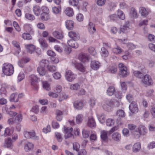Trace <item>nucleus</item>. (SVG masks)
<instances>
[{
	"mask_svg": "<svg viewBox=\"0 0 155 155\" xmlns=\"http://www.w3.org/2000/svg\"><path fill=\"white\" fill-rule=\"evenodd\" d=\"M52 10L53 13L55 14H58L61 12V7L60 6H59L57 7L54 6L52 8Z\"/></svg>",
	"mask_w": 155,
	"mask_h": 155,
	"instance_id": "nucleus-36",
	"label": "nucleus"
},
{
	"mask_svg": "<svg viewBox=\"0 0 155 155\" xmlns=\"http://www.w3.org/2000/svg\"><path fill=\"white\" fill-rule=\"evenodd\" d=\"M131 134L133 137L137 139L139 138L141 136L138 128L136 130L133 131Z\"/></svg>",
	"mask_w": 155,
	"mask_h": 155,
	"instance_id": "nucleus-43",
	"label": "nucleus"
},
{
	"mask_svg": "<svg viewBox=\"0 0 155 155\" xmlns=\"http://www.w3.org/2000/svg\"><path fill=\"white\" fill-rule=\"evenodd\" d=\"M33 11L34 14L37 16L39 15L41 13V8L40 6L35 5L33 6Z\"/></svg>",
	"mask_w": 155,
	"mask_h": 155,
	"instance_id": "nucleus-31",
	"label": "nucleus"
},
{
	"mask_svg": "<svg viewBox=\"0 0 155 155\" xmlns=\"http://www.w3.org/2000/svg\"><path fill=\"white\" fill-rule=\"evenodd\" d=\"M73 105L74 107L78 110L81 109L84 107L83 102L80 101H75Z\"/></svg>",
	"mask_w": 155,
	"mask_h": 155,
	"instance_id": "nucleus-22",
	"label": "nucleus"
},
{
	"mask_svg": "<svg viewBox=\"0 0 155 155\" xmlns=\"http://www.w3.org/2000/svg\"><path fill=\"white\" fill-rule=\"evenodd\" d=\"M133 74L135 76L140 78H142L144 76L142 72L137 71H134Z\"/></svg>",
	"mask_w": 155,
	"mask_h": 155,
	"instance_id": "nucleus-45",
	"label": "nucleus"
},
{
	"mask_svg": "<svg viewBox=\"0 0 155 155\" xmlns=\"http://www.w3.org/2000/svg\"><path fill=\"white\" fill-rule=\"evenodd\" d=\"M119 68V74L122 77H127L129 75V72L127 70V67L122 63H119L118 64Z\"/></svg>",
	"mask_w": 155,
	"mask_h": 155,
	"instance_id": "nucleus-3",
	"label": "nucleus"
},
{
	"mask_svg": "<svg viewBox=\"0 0 155 155\" xmlns=\"http://www.w3.org/2000/svg\"><path fill=\"white\" fill-rule=\"evenodd\" d=\"M117 115L120 117H123L125 116V113L124 110H118L116 113Z\"/></svg>",
	"mask_w": 155,
	"mask_h": 155,
	"instance_id": "nucleus-53",
	"label": "nucleus"
},
{
	"mask_svg": "<svg viewBox=\"0 0 155 155\" xmlns=\"http://www.w3.org/2000/svg\"><path fill=\"white\" fill-rule=\"evenodd\" d=\"M111 140L114 141L119 142L120 141L121 135L120 133L117 132H114L111 135Z\"/></svg>",
	"mask_w": 155,
	"mask_h": 155,
	"instance_id": "nucleus-13",
	"label": "nucleus"
},
{
	"mask_svg": "<svg viewBox=\"0 0 155 155\" xmlns=\"http://www.w3.org/2000/svg\"><path fill=\"white\" fill-rule=\"evenodd\" d=\"M129 109L130 111V114H136L139 110L138 105L137 102L134 101L131 103L129 106Z\"/></svg>",
	"mask_w": 155,
	"mask_h": 155,
	"instance_id": "nucleus-5",
	"label": "nucleus"
},
{
	"mask_svg": "<svg viewBox=\"0 0 155 155\" xmlns=\"http://www.w3.org/2000/svg\"><path fill=\"white\" fill-rule=\"evenodd\" d=\"M69 37L74 40H77L79 39L78 34L73 31H71L68 33Z\"/></svg>",
	"mask_w": 155,
	"mask_h": 155,
	"instance_id": "nucleus-27",
	"label": "nucleus"
},
{
	"mask_svg": "<svg viewBox=\"0 0 155 155\" xmlns=\"http://www.w3.org/2000/svg\"><path fill=\"white\" fill-rule=\"evenodd\" d=\"M52 76L54 78L55 80H59L61 78V74L59 72H56L54 73Z\"/></svg>",
	"mask_w": 155,
	"mask_h": 155,
	"instance_id": "nucleus-54",
	"label": "nucleus"
},
{
	"mask_svg": "<svg viewBox=\"0 0 155 155\" xmlns=\"http://www.w3.org/2000/svg\"><path fill=\"white\" fill-rule=\"evenodd\" d=\"M74 22L71 20H67L65 22V25L67 29L72 30L74 27Z\"/></svg>",
	"mask_w": 155,
	"mask_h": 155,
	"instance_id": "nucleus-29",
	"label": "nucleus"
},
{
	"mask_svg": "<svg viewBox=\"0 0 155 155\" xmlns=\"http://www.w3.org/2000/svg\"><path fill=\"white\" fill-rule=\"evenodd\" d=\"M141 83L146 86H150L153 83V81L151 77L148 74H146L143 76L141 81Z\"/></svg>",
	"mask_w": 155,
	"mask_h": 155,
	"instance_id": "nucleus-4",
	"label": "nucleus"
},
{
	"mask_svg": "<svg viewBox=\"0 0 155 155\" xmlns=\"http://www.w3.org/2000/svg\"><path fill=\"white\" fill-rule=\"evenodd\" d=\"M138 129L140 135H145L147 133V129L144 126L141 125L140 126Z\"/></svg>",
	"mask_w": 155,
	"mask_h": 155,
	"instance_id": "nucleus-21",
	"label": "nucleus"
},
{
	"mask_svg": "<svg viewBox=\"0 0 155 155\" xmlns=\"http://www.w3.org/2000/svg\"><path fill=\"white\" fill-rule=\"evenodd\" d=\"M13 25L14 27L17 31L18 32L20 31L21 30V28L17 22L14 21L13 22Z\"/></svg>",
	"mask_w": 155,
	"mask_h": 155,
	"instance_id": "nucleus-58",
	"label": "nucleus"
},
{
	"mask_svg": "<svg viewBox=\"0 0 155 155\" xmlns=\"http://www.w3.org/2000/svg\"><path fill=\"white\" fill-rule=\"evenodd\" d=\"M75 40H69L68 41L67 43L70 47L75 48L78 47V45Z\"/></svg>",
	"mask_w": 155,
	"mask_h": 155,
	"instance_id": "nucleus-26",
	"label": "nucleus"
},
{
	"mask_svg": "<svg viewBox=\"0 0 155 155\" xmlns=\"http://www.w3.org/2000/svg\"><path fill=\"white\" fill-rule=\"evenodd\" d=\"M84 119V116L83 114H78L76 117V122L77 124L81 123Z\"/></svg>",
	"mask_w": 155,
	"mask_h": 155,
	"instance_id": "nucleus-32",
	"label": "nucleus"
},
{
	"mask_svg": "<svg viewBox=\"0 0 155 155\" xmlns=\"http://www.w3.org/2000/svg\"><path fill=\"white\" fill-rule=\"evenodd\" d=\"M24 28L27 31H30L32 29L31 25L29 24H26L24 25Z\"/></svg>",
	"mask_w": 155,
	"mask_h": 155,
	"instance_id": "nucleus-56",
	"label": "nucleus"
},
{
	"mask_svg": "<svg viewBox=\"0 0 155 155\" xmlns=\"http://www.w3.org/2000/svg\"><path fill=\"white\" fill-rule=\"evenodd\" d=\"M88 29L90 34L94 35L96 31L94 24L91 22H90L88 25Z\"/></svg>",
	"mask_w": 155,
	"mask_h": 155,
	"instance_id": "nucleus-16",
	"label": "nucleus"
},
{
	"mask_svg": "<svg viewBox=\"0 0 155 155\" xmlns=\"http://www.w3.org/2000/svg\"><path fill=\"white\" fill-rule=\"evenodd\" d=\"M120 105L119 102L114 100H107L103 107V109L106 111L110 112L112 110V109L114 107H118Z\"/></svg>",
	"mask_w": 155,
	"mask_h": 155,
	"instance_id": "nucleus-1",
	"label": "nucleus"
},
{
	"mask_svg": "<svg viewBox=\"0 0 155 155\" xmlns=\"http://www.w3.org/2000/svg\"><path fill=\"white\" fill-rule=\"evenodd\" d=\"M101 137L104 141H105L107 138L108 132L107 131L103 130L101 131Z\"/></svg>",
	"mask_w": 155,
	"mask_h": 155,
	"instance_id": "nucleus-33",
	"label": "nucleus"
},
{
	"mask_svg": "<svg viewBox=\"0 0 155 155\" xmlns=\"http://www.w3.org/2000/svg\"><path fill=\"white\" fill-rule=\"evenodd\" d=\"M69 3L70 5L74 6H77L78 3V0H69Z\"/></svg>",
	"mask_w": 155,
	"mask_h": 155,
	"instance_id": "nucleus-61",
	"label": "nucleus"
},
{
	"mask_svg": "<svg viewBox=\"0 0 155 155\" xmlns=\"http://www.w3.org/2000/svg\"><path fill=\"white\" fill-rule=\"evenodd\" d=\"M48 13H42L41 15V18L43 21H46L50 18Z\"/></svg>",
	"mask_w": 155,
	"mask_h": 155,
	"instance_id": "nucleus-37",
	"label": "nucleus"
},
{
	"mask_svg": "<svg viewBox=\"0 0 155 155\" xmlns=\"http://www.w3.org/2000/svg\"><path fill=\"white\" fill-rule=\"evenodd\" d=\"M108 71L112 74H115L117 71V68L116 65L110 66L108 69Z\"/></svg>",
	"mask_w": 155,
	"mask_h": 155,
	"instance_id": "nucleus-44",
	"label": "nucleus"
},
{
	"mask_svg": "<svg viewBox=\"0 0 155 155\" xmlns=\"http://www.w3.org/2000/svg\"><path fill=\"white\" fill-rule=\"evenodd\" d=\"M30 60L28 58H24L18 61V64L20 67H23L25 64L28 62Z\"/></svg>",
	"mask_w": 155,
	"mask_h": 155,
	"instance_id": "nucleus-23",
	"label": "nucleus"
},
{
	"mask_svg": "<svg viewBox=\"0 0 155 155\" xmlns=\"http://www.w3.org/2000/svg\"><path fill=\"white\" fill-rule=\"evenodd\" d=\"M75 67L80 71L84 72L85 71V67L81 64L76 63L75 64Z\"/></svg>",
	"mask_w": 155,
	"mask_h": 155,
	"instance_id": "nucleus-34",
	"label": "nucleus"
},
{
	"mask_svg": "<svg viewBox=\"0 0 155 155\" xmlns=\"http://www.w3.org/2000/svg\"><path fill=\"white\" fill-rule=\"evenodd\" d=\"M84 18V16L81 14H78L76 16V19L79 21H82Z\"/></svg>",
	"mask_w": 155,
	"mask_h": 155,
	"instance_id": "nucleus-64",
	"label": "nucleus"
},
{
	"mask_svg": "<svg viewBox=\"0 0 155 155\" xmlns=\"http://www.w3.org/2000/svg\"><path fill=\"white\" fill-rule=\"evenodd\" d=\"M2 71L7 76L11 75L14 73V67L10 64L5 63L3 65Z\"/></svg>",
	"mask_w": 155,
	"mask_h": 155,
	"instance_id": "nucleus-2",
	"label": "nucleus"
},
{
	"mask_svg": "<svg viewBox=\"0 0 155 155\" xmlns=\"http://www.w3.org/2000/svg\"><path fill=\"white\" fill-rule=\"evenodd\" d=\"M130 14L134 18L137 17V13L136 9L134 8H131L130 9Z\"/></svg>",
	"mask_w": 155,
	"mask_h": 155,
	"instance_id": "nucleus-48",
	"label": "nucleus"
},
{
	"mask_svg": "<svg viewBox=\"0 0 155 155\" xmlns=\"http://www.w3.org/2000/svg\"><path fill=\"white\" fill-rule=\"evenodd\" d=\"M40 112L43 114H46L48 113V110L46 106H43L41 107L40 110Z\"/></svg>",
	"mask_w": 155,
	"mask_h": 155,
	"instance_id": "nucleus-57",
	"label": "nucleus"
},
{
	"mask_svg": "<svg viewBox=\"0 0 155 155\" xmlns=\"http://www.w3.org/2000/svg\"><path fill=\"white\" fill-rule=\"evenodd\" d=\"M64 13L68 17H72L74 15L73 9L71 8L68 7L66 8L64 11Z\"/></svg>",
	"mask_w": 155,
	"mask_h": 155,
	"instance_id": "nucleus-18",
	"label": "nucleus"
},
{
	"mask_svg": "<svg viewBox=\"0 0 155 155\" xmlns=\"http://www.w3.org/2000/svg\"><path fill=\"white\" fill-rule=\"evenodd\" d=\"M43 88L47 91H49L51 90L50 85L48 82L43 81L42 82Z\"/></svg>",
	"mask_w": 155,
	"mask_h": 155,
	"instance_id": "nucleus-39",
	"label": "nucleus"
},
{
	"mask_svg": "<svg viewBox=\"0 0 155 155\" xmlns=\"http://www.w3.org/2000/svg\"><path fill=\"white\" fill-rule=\"evenodd\" d=\"M23 96L22 94H18L17 93H14L12 94L9 98V100L11 102H18L19 98H21Z\"/></svg>",
	"mask_w": 155,
	"mask_h": 155,
	"instance_id": "nucleus-9",
	"label": "nucleus"
},
{
	"mask_svg": "<svg viewBox=\"0 0 155 155\" xmlns=\"http://www.w3.org/2000/svg\"><path fill=\"white\" fill-rule=\"evenodd\" d=\"M80 88V85L78 83H75L71 85L70 89L72 91H77Z\"/></svg>",
	"mask_w": 155,
	"mask_h": 155,
	"instance_id": "nucleus-42",
	"label": "nucleus"
},
{
	"mask_svg": "<svg viewBox=\"0 0 155 155\" xmlns=\"http://www.w3.org/2000/svg\"><path fill=\"white\" fill-rule=\"evenodd\" d=\"M29 80L31 85L35 87L37 86V84L39 81V79L34 74L30 75L29 77Z\"/></svg>",
	"mask_w": 155,
	"mask_h": 155,
	"instance_id": "nucleus-10",
	"label": "nucleus"
},
{
	"mask_svg": "<svg viewBox=\"0 0 155 155\" xmlns=\"http://www.w3.org/2000/svg\"><path fill=\"white\" fill-rule=\"evenodd\" d=\"M25 47L27 51L30 54L33 53L35 50V47L33 44L25 45Z\"/></svg>",
	"mask_w": 155,
	"mask_h": 155,
	"instance_id": "nucleus-14",
	"label": "nucleus"
},
{
	"mask_svg": "<svg viewBox=\"0 0 155 155\" xmlns=\"http://www.w3.org/2000/svg\"><path fill=\"white\" fill-rule=\"evenodd\" d=\"M100 63L97 61H91V67L93 70H97L100 67Z\"/></svg>",
	"mask_w": 155,
	"mask_h": 155,
	"instance_id": "nucleus-17",
	"label": "nucleus"
},
{
	"mask_svg": "<svg viewBox=\"0 0 155 155\" xmlns=\"http://www.w3.org/2000/svg\"><path fill=\"white\" fill-rule=\"evenodd\" d=\"M115 123L114 120L111 118H108L107 119L106 121L107 125L109 127H111L113 126Z\"/></svg>",
	"mask_w": 155,
	"mask_h": 155,
	"instance_id": "nucleus-41",
	"label": "nucleus"
},
{
	"mask_svg": "<svg viewBox=\"0 0 155 155\" xmlns=\"http://www.w3.org/2000/svg\"><path fill=\"white\" fill-rule=\"evenodd\" d=\"M25 17L28 20L31 21H33L35 19L34 16L30 13H26L25 15Z\"/></svg>",
	"mask_w": 155,
	"mask_h": 155,
	"instance_id": "nucleus-49",
	"label": "nucleus"
},
{
	"mask_svg": "<svg viewBox=\"0 0 155 155\" xmlns=\"http://www.w3.org/2000/svg\"><path fill=\"white\" fill-rule=\"evenodd\" d=\"M88 51L89 53L93 55H95L97 54L95 49L93 47H89L88 48Z\"/></svg>",
	"mask_w": 155,
	"mask_h": 155,
	"instance_id": "nucleus-59",
	"label": "nucleus"
},
{
	"mask_svg": "<svg viewBox=\"0 0 155 155\" xmlns=\"http://www.w3.org/2000/svg\"><path fill=\"white\" fill-rule=\"evenodd\" d=\"M37 70L38 73L41 75H44L46 73V71L44 67L40 65L38 68Z\"/></svg>",
	"mask_w": 155,
	"mask_h": 155,
	"instance_id": "nucleus-30",
	"label": "nucleus"
},
{
	"mask_svg": "<svg viewBox=\"0 0 155 155\" xmlns=\"http://www.w3.org/2000/svg\"><path fill=\"white\" fill-rule=\"evenodd\" d=\"M141 149V143L139 142H137L135 143L132 147L133 151L135 153L137 152L140 151Z\"/></svg>",
	"mask_w": 155,
	"mask_h": 155,
	"instance_id": "nucleus-20",
	"label": "nucleus"
},
{
	"mask_svg": "<svg viewBox=\"0 0 155 155\" xmlns=\"http://www.w3.org/2000/svg\"><path fill=\"white\" fill-rule=\"evenodd\" d=\"M52 34L54 37L59 39H61L63 37V33L58 31H54Z\"/></svg>",
	"mask_w": 155,
	"mask_h": 155,
	"instance_id": "nucleus-25",
	"label": "nucleus"
},
{
	"mask_svg": "<svg viewBox=\"0 0 155 155\" xmlns=\"http://www.w3.org/2000/svg\"><path fill=\"white\" fill-rule=\"evenodd\" d=\"M87 125L91 128L94 127H96V124L95 120L92 117H88Z\"/></svg>",
	"mask_w": 155,
	"mask_h": 155,
	"instance_id": "nucleus-15",
	"label": "nucleus"
},
{
	"mask_svg": "<svg viewBox=\"0 0 155 155\" xmlns=\"http://www.w3.org/2000/svg\"><path fill=\"white\" fill-rule=\"evenodd\" d=\"M25 78L24 74L23 72H20L18 77V80L19 81H21L23 80Z\"/></svg>",
	"mask_w": 155,
	"mask_h": 155,
	"instance_id": "nucleus-62",
	"label": "nucleus"
},
{
	"mask_svg": "<svg viewBox=\"0 0 155 155\" xmlns=\"http://www.w3.org/2000/svg\"><path fill=\"white\" fill-rule=\"evenodd\" d=\"M150 11L148 9L146 8L141 7H140L139 9V12L142 16L144 17H147L149 13L150 12Z\"/></svg>",
	"mask_w": 155,
	"mask_h": 155,
	"instance_id": "nucleus-12",
	"label": "nucleus"
},
{
	"mask_svg": "<svg viewBox=\"0 0 155 155\" xmlns=\"http://www.w3.org/2000/svg\"><path fill=\"white\" fill-rule=\"evenodd\" d=\"M73 150L78 151L79 149L80 145L78 143L74 142L73 143Z\"/></svg>",
	"mask_w": 155,
	"mask_h": 155,
	"instance_id": "nucleus-55",
	"label": "nucleus"
},
{
	"mask_svg": "<svg viewBox=\"0 0 155 155\" xmlns=\"http://www.w3.org/2000/svg\"><path fill=\"white\" fill-rule=\"evenodd\" d=\"M34 147L33 144L31 142H28L24 146V149L25 151L28 152L32 150Z\"/></svg>",
	"mask_w": 155,
	"mask_h": 155,
	"instance_id": "nucleus-28",
	"label": "nucleus"
},
{
	"mask_svg": "<svg viewBox=\"0 0 155 155\" xmlns=\"http://www.w3.org/2000/svg\"><path fill=\"white\" fill-rule=\"evenodd\" d=\"M106 0H97L96 3L99 6L104 5L105 3Z\"/></svg>",
	"mask_w": 155,
	"mask_h": 155,
	"instance_id": "nucleus-63",
	"label": "nucleus"
},
{
	"mask_svg": "<svg viewBox=\"0 0 155 155\" xmlns=\"http://www.w3.org/2000/svg\"><path fill=\"white\" fill-rule=\"evenodd\" d=\"M49 64L48 60L46 59H43L40 62V65L45 67V66H48Z\"/></svg>",
	"mask_w": 155,
	"mask_h": 155,
	"instance_id": "nucleus-51",
	"label": "nucleus"
},
{
	"mask_svg": "<svg viewBox=\"0 0 155 155\" xmlns=\"http://www.w3.org/2000/svg\"><path fill=\"white\" fill-rule=\"evenodd\" d=\"M24 134L25 137L30 138L34 140H38V137L35 135L34 131L32 130L30 131H25Z\"/></svg>",
	"mask_w": 155,
	"mask_h": 155,
	"instance_id": "nucleus-8",
	"label": "nucleus"
},
{
	"mask_svg": "<svg viewBox=\"0 0 155 155\" xmlns=\"http://www.w3.org/2000/svg\"><path fill=\"white\" fill-rule=\"evenodd\" d=\"M113 51L116 54H120L123 51L122 50L119 46H117L116 48H113Z\"/></svg>",
	"mask_w": 155,
	"mask_h": 155,
	"instance_id": "nucleus-52",
	"label": "nucleus"
},
{
	"mask_svg": "<svg viewBox=\"0 0 155 155\" xmlns=\"http://www.w3.org/2000/svg\"><path fill=\"white\" fill-rule=\"evenodd\" d=\"M38 41L40 44L41 47L44 50L48 48V44L45 40L42 38H41L39 39Z\"/></svg>",
	"mask_w": 155,
	"mask_h": 155,
	"instance_id": "nucleus-24",
	"label": "nucleus"
},
{
	"mask_svg": "<svg viewBox=\"0 0 155 155\" xmlns=\"http://www.w3.org/2000/svg\"><path fill=\"white\" fill-rule=\"evenodd\" d=\"M65 76L66 79L68 81L72 82L76 78L77 75L71 71L68 70L66 71Z\"/></svg>",
	"mask_w": 155,
	"mask_h": 155,
	"instance_id": "nucleus-7",
	"label": "nucleus"
},
{
	"mask_svg": "<svg viewBox=\"0 0 155 155\" xmlns=\"http://www.w3.org/2000/svg\"><path fill=\"white\" fill-rule=\"evenodd\" d=\"M55 136L58 142H61L62 141L63 138L61 134L58 132H56L55 133Z\"/></svg>",
	"mask_w": 155,
	"mask_h": 155,
	"instance_id": "nucleus-60",
	"label": "nucleus"
},
{
	"mask_svg": "<svg viewBox=\"0 0 155 155\" xmlns=\"http://www.w3.org/2000/svg\"><path fill=\"white\" fill-rule=\"evenodd\" d=\"M98 118L100 122L103 123L105 122L106 119L105 115L104 114H99L98 116Z\"/></svg>",
	"mask_w": 155,
	"mask_h": 155,
	"instance_id": "nucleus-46",
	"label": "nucleus"
},
{
	"mask_svg": "<svg viewBox=\"0 0 155 155\" xmlns=\"http://www.w3.org/2000/svg\"><path fill=\"white\" fill-rule=\"evenodd\" d=\"M62 112L60 110H56L55 114L56 118L58 121H60L62 119Z\"/></svg>",
	"mask_w": 155,
	"mask_h": 155,
	"instance_id": "nucleus-35",
	"label": "nucleus"
},
{
	"mask_svg": "<svg viewBox=\"0 0 155 155\" xmlns=\"http://www.w3.org/2000/svg\"><path fill=\"white\" fill-rule=\"evenodd\" d=\"M13 143L11 138H8L5 140L3 147L5 148L12 149L14 147Z\"/></svg>",
	"mask_w": 155,
	"mask_h": 155,
	"instance_id": "nucleus-11",
	"label": "nucleus"
},
{
	"mask_svg": "<svg viewBox=\"0 0 155 155\" xmlns=\"http://www.w3.org/2000/svg\"><path fill=\"white\" fill-rule=\"evenodd\" d=\"M79 58L81 61L84 62L89 60V57L87 54L82 53L80 55Z\"/></svg>",
	"mask_w": 155,
	"mask_h": 155,
	"instance_id": "nucleus-19",
	"label": "nucleus"
},
{
	"mask_svg": "<svg viewBox=\"0 0 155 155\" xmlns=\"http://www.w3.org/2000/svg\"><path fill=\"white\" fill-rule=\"evenodd\" d=\"M115 88L113 86H110L107 89V93L109 96H112L115 92Z\"/></svg>",
	"mask_w": 155,
	"mask_h": 155,
	"instance_id": "nucleus-38",
	"label": "nucleus"
},
{
	"mask_svg": "<svg viewBox=\"0 0 155 155\" xmlns=\"http://www.w3.org/2000/svg\"><path fill=\"white\" fill-rule=\"evenodd\" d=\"M73 130V129L72 127H66L65 126H64L63 132L64 134V138L65 139H68L72 137Z\"/></svg>",
	"mask_w": 155,
	"mask_h": 155,
	"instance_id": "nucleus-6",
	"label": "nucleus"
},
{
	"mask_svg": "<svg viewBox=\"0 0 155 155\" xmlns=\"http://www.w3.org/2000/svg\"><path fill=\"white\" fill-rule=\"evenodd\" d=\"M22 37L25 40H30L32 39V37L30 34L25 33L22 34Z\"/></svg>",
	"mask_w": 155,
	"mask_h": 155,
	"instance_id": "nucleus-50",
	"label": "nucleus"
},
{
	"mask_svg": "<svg viewBox=\"0 0 155 155\" xmlns=\"http://www.w3.org/2000/svg\"><path fill=\"white\" fill-rule=\"evenodd\" d=\"M117 16L119 18L122 20L124 19L125 18L124 13L122 11L119 10L117 11Z\"/></svg>",
	"mask_w": 155,
	"mask_h": 155,
	"instance_id": "nucleus-47",
	"label": "nucleus"
},
{
	"mask_svg": "<svg viewBox=\"0 0 155 155\" xmlns=\"http://www.w3.org/2000/svg\"><path fill=\"white\" fill-rule=\"evenodd\" d=\"M109 53L108 51L104 47L101 48V54L104 57H107Z\"/></svg>",
	"mask_w": 155,
	"mask_h": 155,
	"instance_id": "nucleus-40",
	"label": "nucleus"
}]
</instances>
